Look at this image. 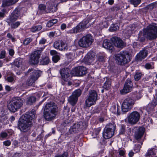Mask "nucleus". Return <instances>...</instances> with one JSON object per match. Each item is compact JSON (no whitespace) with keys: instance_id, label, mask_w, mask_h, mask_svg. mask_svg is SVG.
I'll return each mask as SVG.
<instances>
[{"instance_id":"nucleus-55","label":"nucleus","mask_w":157,"mask_h":157,"mask_svg":"<svg viewBox=\"0 0 157 157\" xmlns=\"http://www.w3.org/2000/svg\"><path fill=\"white\" fill-rule=\"evenodd\" d=\"M119 155L122 156V157H125L124 154L125 153V151L124 150H121L119 151Z\"/></svg>"},{"instance_id":"nucleus-22","label":"nucleus","mask_w":157,"mask_h":157,"mask_svg":"<svg viewBox=\"0 0 157 157\" xmlns=\"http://www.w3.org/2000/svg\"><path fill=\"white\" fill-rule=\"evenodd\" d=\"M147 54V51L145 50H143L140 51L136 57V59L138 61H141L142 59H144Z\"/></svg>"},{"instance_id":"nucleus-10","label":"nucleus","mask_w":157,"mask_h":157,"mask_svg":"<svg viewBox=\"0 0 157 157\" xmlns=\"http://www.w3.org/2000/svg\"><path fill=\"white\" fill-rule=\"evenodd\" d=\"M135 104L134 100L132 98L128 97L123 101L121 109L123 112H127L130 110Z\"/></svg>"},{"instance_id":"nucleus-19","label":"nucleus","mask_w":157,"mask_h":157,"mask_svg":"<svg viewBox=\"0 0 157 157\" xmlns=\"http://www.w3.org/2000/svg\"><path fill=\"white\" fill-rule=\"evenodd\" d=\"M92 18H88L87 20L83 21L80 22L79 25L82 29H86L89 27L93 23Z\"/></svg>"},{"instance_id":"nucleus-54","label":"nucleus","mask_w":157,"mask_h":157,"mask_svg":"<svg viewBox=\"0 0 157 157\" xmlns=\"http://www.w3.org/2000/svg\"><path fill=\"white\" fill-rule=\"evenodd\" d=\"M115 117L109 118V124L115 123Z\"/></svg>"},{"instance_id":"nucleus-47","label":"nucleus","mask_w":157,"mask_h":157,"mask_svg":"<svg viewBox=\"0 0 157 157\" xmlns=\"http://www.w3.org/2000/svg\"><path fill=\"white\" fill-rule=\"evenodd\" d=\"M141 148V145L139 144H136L134 148V151H135L136 152H138L140 151Z\"/></svg>"},{"instance_id":"nucleus-11","label":"nucleus","mask_w":157,"mask_h":157,"mask_svg":"<svg viewBox=\"0 0 157 157\" xmlns=\"http://www.w3.org/2000/svg\"><path fill=\"white\" fill-rule=\"evenodd\" d=\"M47 8L46 7V6L44 4H40L38 6L39 10L45 13L53 12L56 10L55 3L50 1L47 2Z\"/></svg>"},{"instance_id":"nucleus-18","label":"nucleus","mask_w":157,"mask_h":157,"mask_svg":"<svg viewBox=\"0 0 157 157\" xmlns=\"http://www.w3.org/2000/svg\"><path fill=\"white\" fill-rule=\"evenodd\" d=\"M145 131V129L144 128L142 127L139 128L136 132L135 134V139L138 141L140 140L144 135Z\"/></svg>"},{"instance_id":"nucleus-32","label":"nucleus","mask_w":157,"mask_h":157,"mask_svg":"<svg viewBox=\"0 0 157 157\" xmlns=\"http://www.w3.org/2000/svg\"><path fill=\"white\" fill-rule=\"evenodd\" d=\"M79 70V67H75L71 71V74L74 76H80Z\"/></svg>"},{"instance_id":"nucleus-62","label":"nucleus","mask_w":157,"mask_h":157,"mask_svg":"<svg viewBox=\"0 0 157 157\" xmlns=\"http://www.w3.org/2000/svg\"><path fill=\"white\" fill-rule=\"evenodd\" d=\"M134 154V152L132 151H130L128 154V156L129 157H132Z\"/></svg>"},{"instance_id":"nucleus-41","label":"nucleus","mask_w":157,"mask_h":157,"mask_svg":"<svg viewBox=\"0 0 157 157\" xmlns=\"http://www.w3.org/2000/svg\"><path fill=\"white\" fill-rule=\"evenodd\" d=\"M119 29V27L117 24L113 25L109 28V30L111 32H113Z\"/></svg>"},{"instance_id":"nucleus-30","label":"nucleus","mask_w":157,"mask_h":157,"mask_svg":"<svg viewBox=\"0 0 157 157\" xmlns=\"http://www.w3.org/2000/svg\"><path fill=\"white\" fill-rule=\"evenodd\" d=\"M8 24L10 25L11 28L12 29H15L17 28L20 25L21 22L19 21L15 22H8Z\"/></svg>"},{"instance_id":"nucleus-58","label":"nucleus","mask_w":157,"mask_h":157,"mask_svg":"<svg viewBox=\"0 0 157 157\" xmlns=\"http://www.w3.org/2000/svg\"><path fill=\"white\" fill-rule=\"evenodd\" d=\"M145 67L147 69H151L153 68L152 66L149 63H146Z\"/></svg>"},{"instance_id":"nucleus-52","label":"nucleus","mask_w":157,"mask_h":157,"mask_svg":"<svg viewBox=\"0 0 157 157\" xmlns=\"http://www.w3.org/2000/svg\"><path fill=\"white\" fill-rule=\"evenodd\" d=\"M6 52L5 50L2 51L0 54V59H2L6 57Z\"/></svg>"},{"instance_id":"nucleus-25","label":"nucleus","mask_w":157,"mask_h":157,"mask_svg":"<svg viewBox=\"0 0 157 157\" xmlns=\"http://www.w3.org/2000/svg\"><path fill=\"white\" fill-rule=\"evenodd\" d=\"M80 127V124L78 123H76L70 128L69 130V132L70 133H76L79 130Z\"/></svg>"},{"instance_id":"nucleus-20","label":"nucleus","mask_w":157,"mask_h":157,"mask_svg":"<svg viewBox=\"0 0 157 157\" xmlns=\"http://www.w3.org/2000/svg\"><path fill=\"white\" fill-rule=\"evenodd\" d=\"M156 105H157V94H155L154 99L148 105L147 109L149 111L152 110Z\"/></svg>"},{"instance_id":"nucleus-40","label":"nucleus","mask_w":157,"mask_h":157,"mask_svg":"<svg viewBox=\"0 0 157 157\" xmlns=\"http://www.w3.org/2000/svg\"><path fill=\"white\" fill-rule=\"evenodd\" d=\"M42 28L41 25H37L33 26L31 29L32 32H35L36 31L40 30Z\"/></svg>"},{"instance_id":"nucleus-50","label":"nucleus","mask_w":157,"mask_h":157,"mask_svg":"<svg viewBox=\"0 0 157 157\" xmlns=\"http://www.w3.org/2000/svg\"><path fill=\"white\" fill-rule=\"evenodd\" d=\"M102 46L104 48L108 49V40H104L102 44Z\"/></svg>"},{"instance_id":"nucleus-51","label":"nucleus","mask_w":157,"mask_h":157,"mask_svg":"<svg viewBox=\"0 0 157 157\" xmlns=\"http://www.w3.org/2000/svg\"><path fill=\"white\" fill-rule=\"evenodd\" d=\"M6 10L5 9L2 10V12H0V19L3 18L5 17Z\"/></svg>"},{"instance_id":"nucleus-43","label":"nucleus","mask_w":157,"mask_h":157,"mask_svg":"<svg viewBox=\"0 0 157 157\" xmlns=\"http://www.w3.org/2000/svg\"><path fill=\"white\" fill-rule=\"evenodd\" d=\"M103 136L105 139H108V128L105 127L103 133Z\"/></svg>"},{"instance_id":"nucleus-63","label":"nucleus","mask_w":157,"mask_h":157,"mask_svg":"<svg viewBox=\"0 0 157 157\" xmlns=\"http://www.w3.org/2000/svg\"><path fill=\"white\" fill-rule=\"evenodd\" d=\"M66 24H62L61 26V29L63 30H64L66 28Z\"/></svg>"},{"instance_id":"nucleus-28","label":"nucleus","mask_w":157,"mask_h":157,"mask_svg":"<svg viewBox=\"0 0 157 157\" xmlns=\"http://www.w3.org/2000/svg\"><path fill=\"white\" fill-rule=\"evenodd\" d=\"M82 29L79 24L73 29L70 30L69 31V32L71 33H77L81 32Z\"/></svg>"},{"instance_id":"nucleus-24","label":"nucleus","mask_w":157,"mask_h":157,"mask_svg":"<svg viewBox=\"0 0 157 157\" xmlns=\"http://www.w3.org/2000/svg\"><path fill=\"white\" fill-rule=\"evenodd\" d=\"M18 0H3L2 6L3 7L9 6L15 4Z\"/></svg>"},{"instance_id":"nucleus-44","label":"nucleus","mask_w":157,"mask_h":157,"mask_svg":"<svg viewBox=\"0 0 157 157\" xmlns=\"http://www.w3.org/2000/svg\"><path fill=\"white\" fill-rule=\"evenodd\" d=\"M142 74L140 72H137L134 75V79L136 81L139 80L142 77Z\"/></svg>"},{"instance_id":"nucleus-60","label":"nucleus","mask_w":157,"mask_h":157,"mask_svg":"<svg viewBox=\"0 0 157 157\" xmlns=\"http://www.w3.org/2000/svg\"><path fill=\"white\" fill-rule=\"evenodd\" d=\"M50 53L52 55L54 56L57 55V52L55 50H52L51 51Z\"/></svg>"},{"instance_id":"nucleus-14","label":"nucleus","mask_w":157,"mask_h":157,"mask_svg":"<svg viewBox=\"0 0 157 157\" xmlns=\"http://www.w3.org/2000/svg\"><path fill=\"white\" fill-rule=\"evenodd\" d=\"M132 86L131 80L128 79L125 82L123 89L121 90L120 92L123 94L129 92L131 91Z\"/></svg>"},{"instance_id":"nucleus-35","label":"nucleus","mask_w":157,"mask_h":157,"mask_svg":"<svg viewBox=\"0 0 157 157\" xmlns=\"http://www.w3.org/2000/svg\"><path fill=\"white\" fill-rule=\"evenodd\" d=\"M57 22V20L56 19H53L51 20L48 22L47 24V26L48 27H51L54 24L56 23Z\"/></svg>"},{"instance_id":"nucleus-57","label":"nucleus","mask_w":157,"mask_h":157,"mask_svg":"<svg viewBox=\"0 0 157 157\" xmlns=\"http://www.w3.org/2000/svg\"><path fill=\"white\" fill-rule=\"evenodd\" d=\"M13 78L11 76L8 77L6 79V80H7L8 82H12L13 81Z\"/></svg>"},{"instance_id":"nucleus-53","label":"nucleus","mask_w":157,"mask_h":157,"mask_svg":"<svg viewBox=\"0 0 157 157\" xmlns=\"http://www.w3.org/2000/svg\"><path fill=\"white\" fill-rule=\"evenodd\" d=\"M7 136V133L5 132H2L0 134V137L2 138H6Z\"/></svg>"},{"instance_id":"nucleus-12","label":"nucleus","mask_w":157,"mask_h":157,"mask_svg":"<svg viewBox=\"0 0 157 157\" xmlns=\"http://www.w3.org/2000/svg\"><path fill=\"white\" fill-rule=\"evenodd\" d=\"M140 117V113L137 111H134L127 117L128 123L131 125H135L139 121Z\"/></svg>"},{"instance_id":"nucleus-5","label":"nucleus","mask_w":157,"mask_h":157,"mask_svg":"<svg viewBox=\"0 0 157 157\" xmlns=\"http://www.w3.org/2000/svg\"><path fill=\"white\" fill-rule=\"evenodd\" d=\"M23 103V101L22 99L20 98L15 99L8 104V108L11 112H15L22 106Z\"/></svg>"},{"instance_id":"nucleus-1","label":"nucleus","mask_w":157,"mask_h":157,"mask_svg":"<svg viewBox=\"0 0 157 157\" xmlns=\"http://www.w3.org/2000/svg\"><path fill=\"white\" fill-rule=\"evenodd\" d=\"M140 31L138 34V39L140 42L144 41L145 38L153 40L157 38V24L152 23Z\"/></svg>"},{"instance_id":"nucleus-7","label":"nucleus","mask_w":157,"mask_h":157,"mask_svg":"<svg viewBox=\"0 0 157 157\" xmlns=\"http://www.w3.org/2000/svg\"><path fill=\"white\" fill-rule=\"evenodd\" d=\"M93 37L90 34L83 36L78 42V45L82 48H87L94 41Z\"/></svg>"},{"instance_id":"nucleus-16","label":"nucleus","mask_w":157,"mask_h":157,"mask_svg":"<svg viewBox=\"0 0 157 157\" xmlns=\"http://www.w3.org/2000/svg\"><path fill=\"white\" fill-rule=\"evenodd\" d=\"M54 47L56 49H58L62 51H65L67 48V44L62 41H56L54 43Z\"/></svg>"},{"instance_id":"nucleus-6","label":"nucleus","mask_w":157,"mask_h":157,"mask_svg":"<svg viewBox=\"0 0 157 157\" xmlns=\"http://www.w3.org/2000/svg\"><path fill=\"white\" fill-rule=\"evenodd\" d=\"M98 94L94 90H91L89 91L87 99L85 101V106L90 107L94 105L98 99Z\"/></svg>"},{"instance_id":"nucleus-39","label":"nucleus","mask_w":157,"mask_h":157,"mask_svg":"<svg viewBox=\"0 0 157 157\" xmlns=\"http://www.w3.org/2000/svg\"><path fill=\"white\" fill-rule=\"evenodd\" d=\"M66 56L68 59L73 60L75 58V53L73 51L71 52L66 54Z\"/></svg>"},{"instance_id":"nucleus-9","label":"nucleus","mask_w":157,"mask_h":157,"mask_svg":"<svg viewBox=\"0 0 157 157\" xmlns=\"http://www.w3.org/2000/svg\"><path fill=\"white\" fill-rule=\"evenodd\" d=\"M44 47L40 48V49L37 50L33 52L30 55V58L29 60L30 63L35 65L37 64L39 62L42 51Z\"/></svg>"},{"instance_id":"nucleus-13","label":"nucleus","mask_w":157,"mask_h":157,"mask_svg":"<svg viewBox=\"0 0 157 157\" xmlns=\"http://www.w3.org/2000/svg\"><path fill=\"white\" fill-rule=\"evenodd\" d=\"M41 73L40 71L35 70L32 73L30 78L27 80V84L29 86H32L35 82L40 76Z\"/></svg>"},{"instance_id":"nucleus-4","label":"nucleus","mask_w":157,"mask_h":157,"mask_svg":"<svg viewBox=\"0 0 157 157\" xmlns=\"http://www.w3.org/2000/svg\"><path fill=\"white\" fill-rule=\"evenodd\" d=\"M114 58L116 63L120 65H124L130 61L129 54L127 51L115 55Z\"/></svg>"},{"instance_id":"nucleus-23","label":"nucleus","mask_w":157,"mask_h":157,"mask_svg":"<svg viewBox=\"0 0 157 157\" xmlns=\"http://www.w3.org/2000/svg\"><path fill=\"white\" fill-rule=\"evenodd\" d=\"M116 127L115 123L109 124V138H110L113 136Z\"/></svg>"},{"instance_id":"nucleus-48","label":"nucleus","mask_w":157,"mask_h":157,"mask_svg":"<svg viewBox=\"0 0 157 157\" xmlns=\"http://www.w3.org/2000/svg\"><path fill=\"white\" fill-rule=\"evenodd\" d=\"M52 59L54 63H56L59 60V56L58 55L54 56L52 57Z\"/></svg>"},{"instance_id":"nucleus-34","label":"nucleus","mask_w":157,"mask_h":157,"mask_svg":"<svg viewBox=\"0 0 157 157\" xmlns=\"http://www.w3.org/2000/svg\"><path fill=\"white\" fill-rule=\"evenodd\" d=\"M49 62V59L48 57H46L45 58H43L40 61V63L41 64L43 65H47Z\"/></svg>"},{"instance_id":"nucleus-2","label":"nucleus","mask_w":157,"mask_h":157,"mask_svg":"<svg viewBox=\"0 0 157 157\" xmlns=\"http://www.w3.org/2000/svg\"><path fill=\"white\" fill-rule=\"evenodd\" d=\"M35 117V113L31 112L29 114H26L24 117L20 118L18 122V127L21 131L27 132L32 125V121Z\"/></svg>"},{"instance_id":"nucleus-8","label":"nucleus","mask_w":157,"mask_h":157,"mask_svg":"<svg viewBox=\"0 0 157 157\" xmlns=\"http://www.w3.org/2000/svg\"><path fill=\"white\" fill-rule=\"evenodd\" d=\"M113 46L118 48H122L124 46L123 41L116 36L112 37L109 42V50H113Z\"/></svg>"},{"instance_id":"nucleus-27","label":"nucleus","mask_w":157,"mask_h":157,"mask_svg":"<svg viewBox=\"0 0 157 157\" xmlns=\"http://www.w3.org/2000/svg\"><path fill=\"white\" fill-rule=\"evenodd\" d=\"M36 98L34 96L28 97L26 100V104L28 105H31L36 101Z\"/></svg>"},{"instance_id":"nucleus-21","label":"nucleus","mask_w":157,"mask_h":157,"mask_svg":"<svg viewBox=\"0 0 157 157\" xmlns=\"http://www.w3.org/2000/svg\"><path fill=\"white\" fill-rule=\"evenodd\" d=\"M95 58V56L94 52H89L87 53L86 56L84 59V60L86 62L91 63L94 61Z\"/></svg>"},{"instance_id":"nucleus-46","label":"nucleus","mask_w":157,"mask_h":157,"mask_svg":"<svg viewBox=\"0 0 157 157\" xmlns=\"http://www.w3.org/2000/svg\"><path fill=\"white\" fill-rule=\"evenodd\" d=\"M32 39L30 38H27L24 41L23 44L25 45H27L32 41Z\"/></svg>"},{"instance_id":"nucleus-37","label":"nucleus","mask_w":157,"mask_h":157,"mask_svg":"<svg viewBox=\"0 0 157 157\" xmlns=\"http://www.w3.org/2000/svg\"><path fill=\"white\" fill-rule=\"evenodd\" d=\"M22 61L21 59H16L14 62V64L17 67H21L22 66Z\"/></svg>"},{"instance_id":"nucleus-56","label":"nucleus","mask_w":157,"mask_h":157,"mask_svg":"<svg viewBox=\"0 0 157 157\" xmlns=\"http://www.w3.org/2000/svg\"><path fill=\"white\" fill-rule=\"evenodd\" d=\"M3 143L6 146H9L11 144V142L9 140L4 141Z\"/></svg>"},{"instance_id":"nucleus-38","label":"nucleus","mask_w":157,"mask_h":157,"mask_svg":"<svg viewBox=\"0 0 157 157\" xmlns=\"http://www.w3.org/2000/svg\"><path fill=\"white\" fill-rule=\"evenodd\" d=\"M60 34V30L58 29L56 30L54 32H50L49 34L50 37H53L55 35L57 36Z\"/></svg>"},{"instance_id":"nucleus-33","label":"nucleus","mask_w":157,"mask_h":157,"mask_svg":"<svg viewBox=\"0 0 157 157\" xmlns=\"http://www.w3.org/2000/svg\"><path fill=\"white\" fill-rule=\"evenodd\" d=\"M155 151L154 149H151L148 150L146 154V155L147 157H152L155 155L154 151Z\"/></svg>"},{"instance_id":"nucleus-31","label":"nucleus","mask_w":157,"mask_h":157,"mask_svg":"<svg viewBox=\"0 0 157 157\" xmlns=\"http://www.w3.org/2000/svg\"><path fill=\"white\" fill-rule=\"evenodd\" d=\"M79 75L82 76L87 73V69L84 67H79Z\"/></svg>"},{"instance_id":"nucleus-29","label":"nucleus","mask_w":157,"mask_h":157,"mask_svg":"<svg viewBox=\"0 0 157 157\" xmlns=\"http://www.w3.org/2000/svg\"><path fill=\"white\" fill-rule=\"evenodd\" d=\"M110 111L113 114H119L118 107L117 106V108H116V104L115 103H113L112 104V105L110 108Z\"/></svg>"},{"instance_id":"nucleus-26","label":"nucleus","mask_w":157,"mask_h":157,"mask_svg":"<svg viewBox=\"0 0 157 157\" xmlns=\"http://www.w3.org/2000/svg\"><path fill=\"white\" fill-rule=\"evenodd\" d=\"M78 98L77 97H75L71 95L68 98V102L72 106H74L77 103Z\"/></svg>"},{"instance_id":"nucleus-17","label":"nucleus","mask_w":157,"mask_h":157,"mask_svg":"<svg viewBox=\"0 0 157 157\" xmlns=\"http://www.w3.org/2000/svg\"><path fill=\"white\" fill-rule=\"evenodd\" d=\"M20 14L19 11L18 9H16L9 16L8 20L9 22H13L16 21L18 19Z\"/></svg>"},{"instance_id":"nucleus-64","label":"nucleus","mask_w":157,"mask_h":157,"mask_svg":"<svg viewBox=\"0 0 157 157\" xmlns=\"http://www.w3.org/2000/svg\"><path fill=\"white\" fill-rule=\"evenodd\" d=\"M5 88L6 90L8 91H10L11 90V87L8 85L6 86Z\"/></svg>"},{"instance_id":"nucleus-42","label":"nucleus","mask_w":157,"mask_h":157,"mask_svg":"<svg viewBox=\"0 0 157 157\" xmlns=\"http://www.w3.org/2000/svg\"><path fill=\"white\" fill-rule=\"evenodd\" d=\"M130 3L133 5L135 7L140 4L141 0H129Z\"/></svg>"},{"instance_id":"nucleus-49","label":"nucleus","mask_w":157,"mask_h":157,"mask_svg":"<svg viewBox=\"0 0 157 157\" xmlns=\"http://www.w3.org/2000/svg\"><path fill=\"white\" fill-rule=\"evenodd\" d=\"M68 153L67 152H65L62 154L56 156L55 157H68Z\"/></svg>"},{"instance_id":"nucleus-59","label":"nucleus","mask_w":157,"mask_h":157,"mask_svg":"<svg viewBox=\"0 0 157 157\" xmlns=\"http://www.w3.org/2000/svg\"><path fill=\"white\" fill-rule=\"evenodd\" d=\"M46 41V40L44 38H42L39 41V44H44Z\"/></svg>"},{"instance_id":"nucleus-3","label":"nucleus","mask_w":157,"mask_h":157,"mask_svg":"<svg viewBox=\"0 0 157 157\" xmlns=\"http://www.w3.org/2000/svg\"><path fill=\"white\" fill-rule=\"evenodd\" d=\"M57 112V107L54 103H47L44 108V117L47 121H51L55 117Z\"/></svg>"},{"instance_id":"nucleus-15","label":"nucleus","mask_w":157,"mask_h":157,"mask_svg":"<svg viewBox=\"0 0 157 157\" xmlns=\"http://www.w3.org/2000/svg\"><path fill=\"white\" fill-rule=\"evenodd\" d=\"M63 79L65 81H67L70 78V70L67 68L61 69L59 71Z\"/></svg>"},{"instance_id":"nucleus-61","label":"nucleus","mask_w":157,"mask_h":157,"mask_svg":"<svg viewBox=\"0 0 157 157\" xmlns=\"http://www.w3.org/2000/svg\"><path fill=\"white\" fill-rule=\"evenodd\" d=\"M9 55L11 56H13L14 53V52L13 49H10L9 50Z\"/></svg>"},{"instance_id":"nucleus-36","label":"nucleus","mask_w":157,"mask_h":157,"mask_svg":"<svg viewBox=\"0 0 157 157\" xmlns=\"http://www.w3.org/2000/svg\"><path fill=\"white\" fill-rule=\"evenodd\" d=\"M82 94V91L80 89H78L75 90L72 93V95L74 96L77 97V98L79 97Z\"/></svg>"},{"instance_id":"nucleus-45","label":"nucleus","mask_w":157,"mask_h":157,"mask_svg":"<svg viewBox=\"0 0 157 157\" xmlns=\"http://www.w3.org/2000/svg\"><path fill=\"white\" fill-rule=\"evenodd\" d=\"M126 131L125 126L121 124L120 130L119 134H124Z\"/></svg>"}]
</instances>
